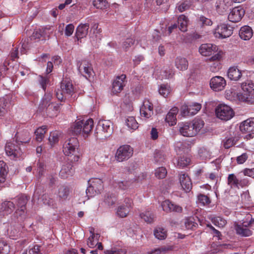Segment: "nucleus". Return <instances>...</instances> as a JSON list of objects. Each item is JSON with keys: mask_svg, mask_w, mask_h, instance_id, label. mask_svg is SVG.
Masks as SVG:
<instances>
[{"mask_svg": "<svg viewBox=\"0 0 254 254\" xmlns=\"http://www.w3.org/2000/svg\"><path fill=\"white\" fill-rule=\"evenodd\" d=\"M59 132L57 131L51 132L49 136V142L51 146L54 145L59 141Z\"/></svg>", "mask_w": 254, "mask_h": 254, "instance_id": "09e8293b", "label": "nucleus"}, {"mask_svg": "<svg viewBox=\"0 0 254 254\" xmlns=\"http://www.w3.org/2000/svg\"><path fill=\"white\" fill-rule=\"evenodd\" d=\"M126 124L128 128L136 129L138 127V123L133 117H129L126 119Z\"/></svg>", "mask_w": 254, "mask_h": 254, "instance_id": "49530a36", "label": "nucleus"}, {"mask_svg": "<svg viewBox=\"0 0 254 254\" xmlns=\"http://www.w3.org/2000/svg\"><path fill=\"white\" fill-rule=\"evenodd\" d=\"M244 9L241 6L233 8L228 15V18L232 22L240 21L245 14Z\"/></svg>", "mask_w": 254, "mask_h": 254, "instance_id": "f3484780", "label": "nucleus"}, {"mask_svg": "<svg viewBox=\"0 0 254 254\" xmlns=\"http://www.w3.org/2000/svg\"><path fill=\"white\" fill-rule=\"evenodd\" d=\"M52 62H49V74L51 72L54 68V65H58L62 62V60L60 57L56 56H54L52 59Z\"/></svg>", "mask_w": 254, "mask_h": 254, "instance_id": "a18cd8bd", "label": "nucleus"}, {"mask_svg": "<svg viewBox=\"0 0 254 254\" xmlns=\"http://www.w3.org/2000/svg\"><path fill=\"white\" fill-rule=\"evenodd\" d=\"M140 113L141 117L145 119L150 118L153 114V106L149 100L145 99L140 108Z\"/></svg>", "mask_w": 254, "mask_h": 254, "instance_id": "4468645a", "label": "nucleus"}, {"mask_svg": "<svg viewBox=\"0 0 254 254\" xmlns=\"http://www.w3.org/2000/svg\"><path fill=\"white\" fill-rule=\"evenodd\" d=\"M15 203L13 201L5 200L0 205V215H8L14 210Z\"/></svg>", "mask_w": 254, "mask_h": 254, "instance_id": "6ab92c4d", "label": "nucleus"}, {"mask_svg": "<svg viewBox=\"0 0 254 254\" xmlns=\"http://www.w3.org/2000/svg\"><path fill=\"white\" fill-rule=\"evenodd\" d=\"M198 21L202 26H209L211 25L212 22L211 19L205 17L203 15H200L198 17Z\"/></svg>", "mask_w": 254, "mask_h": 254, "instance_id": "bf43d9fd", "label": "nucleus"}, {"mask_svg": "<svg viewBox=\"0 0 254 254\" xmlns=\"http://www.w3.org/2000/svg\"><path fill=\"white\" fill-rule=\"evenodd\" d=\"M134 43V40L132 38H127L123 43V48L125 50H127L129 47L132 46Z\"/></svg>", "mask_w": 254, "mask_h": 254, "instance_id": "0e129e2a", "label": "nucleus"}, {"mask_svg": "<svg viewBox=\"0 0 254 254\" xmlns=\"http://www.w3.org/2000/svg\"><path fill=\"white\" fill-rule=\"evenodd\" d=\"M165 159L163 152L160 150H156L154 154V160L157 163H161Z\"/></svg>", "mask_w": 254, "mask_h": 254, "instance_id": "4d7b16f0", "label": "nucleus"}, {"mask_svg": "<svg viewBox=\"0 0 254 254\" xmlns=\"http://www.w3.org/2000/svg\"><path fill=\"white\" fill-rule=\"evenodd\" d=\"M201 104L197 103H192L185 106L182 111V114L184 116L195 115L201 109Z\"/></svg>", "mask_w": 254, "mask_h": 254, "instance_id": "aec40b11", "label": "nucleus"}, {"mask_svg": "<svg viewBox=\"0 0 254 254\" xmlns=\"http://www.w3.org/2000/svg\"><path fill=\"white\" fill-rule=\"evenodd\" d=\"M154 235L159 240H164L167 237V231L163 228L158 227L154 231Z\"/></svg>", "mask_w": 254, "mask_h": 254, "instance_id": "a19ab883", "label": "nucleus"}, {"mask_svg": "<svg viewBox=\"0 0 254 254\" xmlns=\"http://www.w3.org/2000/svg\"><path fill=\"white\" fill-rule=\"evenodd\" d=\"M10 252L9 246L4 241H0V254H8Z\"/></svg>", "mask_w": 254, "mask_h": 254, "instance_id": "5fc2aeb1", "label": "nucleus"}, {"mask_svg": "<svg viewBox=\"0 0 254 254\" xmlns=\"http://www.w3.org/2000/svg\"><path fill=\"white\" fill-rule=\"evenodd\" d=\"M129 210L128 207H125L124 205H121L118 208L117 215L122 218L125 217L128 214Z\"/></svg>", "mask_w": 254, "mask_h": 254, "instance_id": "603ef678", "label": "nucleus"}, {"mask_svg": "<svg viewBox=\"0 0 254 254\" xmlns=\"http://www.w3.org/2000/svg\"><path fill=\"white\" fill-rule=\"evenodd\" d=\"M113 132L112 123L109 120L99 121L96 128V136L99 139H105Z\"/></svg>", "mask_w": 254, "mask_h": 254, "instance_id": "7ed1b4c3", "label": "nucleus"}, {"mask_svg": "<svg viewBox=\"0 0 254 254\" xmlns=\"http://www.w3.org/2000/svg\"><path fill=\"white\" fill-rule=\"evenodd\" d=\"M178 111V109L175 107L172 108L167 114L165 121L169 124V126H172L176 124V115Z\"/></svg>", "mask_w": 254, "mask_h": 254, "instance_id": "cd10ccee", "label": "nucleus"}, {"mask_svg": "<svg viewBox=\"0 0 254 254\" xmlns=\"http://www.w3.org/2000/svg\"><path fill=\"white\" fill-rule=\"evenodd\" d=\"M227 75L230 80L237 81L242 77V73L237 66H233L229 68Z\"/></svg>", "mask_w": 254, "mask_h": 254, "instance_id": "a878e982", "label": "nucleus"}, {"mask_svg": "<svg viewBox=\"0 0 254 254\" xmlns=\"http://www.w3.org/2000/svg\"><path fill=\"white\" fill-rule=\"evenodd\" d=\"M93 127V120L92 119L86 121H78L70 127V131L73 135H81L86 138L91 131Z\"/></svg>", "mask_w": 254, "mask_h": 254, "instance_id": "f03ea898", "label": "nucleus"}, {"mask_svg": "<svg viewBox=\"0 0 254 254\" xmlns=\"http://www.w3.org/2000/svg\"><path fill=\"white\" fill-rule=\"evenodd\" d=\"M190 159L187 156L180 157L178 160V166L184 168L190 164Z\"/></svg>", "mask_w": 254, "mask_h": 254, "instance_id": "de8ad7c7", "label": "nucleus"}, {"mask_svg": "<svg viewBox=\"0 0 254 254\" xmlns=\"http://www.w3.org/2000/svg\"><path fill=\"white\" fill-rule=\"evenodd\" d=\"M140 216L144 221L148 223L153 222L154 219V215L150 211H145L140 213Z\"/></svg>", "mask_w": 254, "mask_h": 254, "instance_id": "58836bf2", "label": "nucleus"}, {"mask_svg": "<svg viewBox=\"0 0 254 254\" xmlns=\"http://www.w3.org/2000/svg\"><path fill=\"white\" fill-rule=\"evenodd\" d=\"M230 3V0H217L215 3L216 10L220 14H223L229 8Z\"/></svg>", "mask_w": 254, "mask_h": 254, "instance_id": "bb28decb", "label": "nucleus"}, {"mask_svg": "<svg viewBox=\"0 0 254 254\" xmlns=\"http://www.w3.org/2000/svg\"><path fill=\"white\" fill-rule=\"evenodd\" d=\"M116 195L112 193H108L105 196L104 202L109 206L114 205L117 202Z\"/></svg>", "mask_w": 254, "mask_h": 254, "instance_id": "ea45409f", "label": "nucleus"}, {"mask_svg": "<svg viewBox=\"0 0 254 254\" xmlns=\"http://www.w3.org/2000/svg\"><path fill=\"white\" fill-rule=\"evenodd\" d=\"M86 193L88 197V199H89L90 197H92L99 193L92 187V186L89 185V186L86 189Z\"/></svg>", "mask_w": 254, "mask_h": 254, "instance_id": "69168bd1", "label": "nucleus"}, {"mask_svg": "<svg viewBox=\"0 0 254 254\" xmlns=\"http://www.w3.org/2000/svg\"><path fill=\"white\" fill-rule=\"evenodd\" d=\"M47 131L46 126L38 128L35 131V133L36 136V139L37 141L41 142L44 137V135Z\"/></svg>", "mask_w": 254, "mask_h": 254, "instance_id": "37998d69", "label": "nucleus"}, {"mask_svg": "<svg viewBox=\"0 0 254 254\" xmlns=\"http://www.w3.org/2000/svg\"><path fill=\"white\" fill-rule=\"evenodd\" d=\"M130 186V183L127 181L120 182L117 183L116 187L122 190H126Z\"/></svg>", "mask_w": 254, "mask_h": 254, "instance_id": "338daca9", "label": "nucleus"}, {"mask_svg": "<svg viewBox=\"0 0 254 254\" xmlns=\"http://www.w3.org/2000/svg\"><path fill=\"white\" fill-rule=\"evenodd\" d=\"M73 166L70 162H64L61 167L59 175L61 178L65 179L71 177L74 173Z\"/></svg>", "mask_w": 254, "mask_h": 254, "instance_id": "a211bd4d", "label": "nucleus"}, {"mask_svg": "<svg viewBox=\"0 0 254 254\" xmlns=\"http://www.w3.org/2000/svg\"><path fill=\"white\" fill-rule=\"evenodd\" d=\"M8 173V167L3 161H0V184L5 182Z\"/></svg>", "mask_w": 254, "mask_h": 254, "instance_id": "c9c22d12", "label": "nucleus"}, {"mask_svg": "<svg viewBox=\"0 0 254 254\" xmlns=\"http://www.w3.org/2000/svg\"><path fill=\"white\" fill-rule=\"evenodd\" d=\"M78 141L76 137H70L65 140L63 145V152L66 156H73L71 161H78L79 157L76 155L77 151V147L78 146Z\"/></svg>", "mask_w": 254, "mask_h": 254, "instance_id": "20e7f679", "label": "nucleus"}, {"mask_svg": "<svg viewBox=\"0 0 254 254\" xmlns=\"http://www.w3.org/2000/svg\"><path fill=\"white\" fill-rule=\"evenodd\" d=\"M88 183L92 186V187L99 193H100L103 189V182L100 179L92 178L88 181Z\"/></svg>", "mask_w": 254, "mask_h": 254, "instance_id": "7c9ffc66", "label": "nucleus"}, {"mask_svg": "<svg viewBox=\"0 0 254 254\" xmlns=\"http://www.w3.org/2000/svg\"><path fill=\"white\" fill-rule=\"evenodd\" d=\"M40 248L41 247L37 245L34 246L33 248L30 249L29 254H43Z\"/></svg>", "mask_w": 254, "mask_h": 254, "instance_id": "774afa93", "label": "nucleus"}, {"mask_svg": "<svg viewBox=\"0 0 254 254\" xmlns=\"http://www.w3.org/2000/svg\"><path fill=\"white\" fill-rule=\"evenodd\" d=\"M50 107V109H52V112L50 113L51 117H54L57 116L59 110L60 106L58 104H49V107Z\"/></svg>", "mask_w": 254, "mask_h": 254, "instance_id": "13d9d810", "label": "nucleus"}, {"mask_svg": "<svg viewBox=\"0 0 254 254\" xmlns=\"http://www.w3.org/2000/svg\"><path fill=\"white\" fill-rule=\"evenodd\" d=\"M47 29L46 28L44 29L42 28L35 30L30 37L31 40L33 41L36 40L37 39H41L42 41H45V35L46 33L45 31Z\"/></svg>", "mask_w": 254, "mask_h": 254, "instance_id": "473e14b6", "label": "nucleus"}, {"mask_svg": "<svg viewBox=\"0 0 254 254\" xmlns=\"http://www.w3.org/2000/svg\"><path fill=\"white\" fill-rule=\"evenodd\" d=\"M76 66L78 72L86 79H88L93 76L94 71L92 65L88 61H77Z\"/></svg>", "mask_w": 254, "mask_h": 254, "instance_id": "9d476101", "label": "nucleus"}, {"mask_svg": "<svg viewBox=\"0 0 254 254\" xmlns=\"http://www.w3.org/2000/svg\"><path fill=\"white\" fill-rule=\"evenodd\" d=\"M218 50L215 45L210 43L203 44L199 48V52L203 56L206 57L213 55L210 59L211 61H216L220 60L223 54L222 52H218Z\"/></svg>", "mask_w": 254, "mask_h": 254, "instance_id": "423d86ee", "label": "nucleus"}, {"mask_svg": "<svg viewBox=\"0 0 254 254\" xmlns=\"http://www.w3.org/2000/svg\"><path fill=\"white\" fill-rule=\"evenodd\" d=\"M212 222L214 225L219 228L224 227L227 223L226 220L220 216L215 217L212 218Z\"/></svg>", "mask_w": 254, "mask_h": 254, "instance_id": "c03bdc74", "label": "nucleus"}, {"mask_svg": "<svg viewBox=\"0 0 254 254\" xmlns=\"http://www.w3.org/2000/svg\"><path fill=\"white\" fill-rule=\"evenodd\" d=\"M242 92L237 93L239 100L243 102L250 101L254 97V85L252 83H243Z\"/></svg>", "mask_w": 254, "mask_h": 254, "instance_id": "0eeeda50", "label": "nucleus"}, {"mask_svg": "<svg viewBox=\"0 0 254 254\" xmlns=\"http://www.w3.org/2000/svg\"><path fill=\"white\" fill-rule=\"evenodd\" d=\"M178 27L181 31L182 32H186L187 31L188 19L184 15H180L178 19Z\"/></svg>", "mask_w": 254, "mask_h": 254, "instance_id": "e433bc0d", "label": "nucleus"}, {"mask_svg": "<svg viewBox=\"0 0 254 254\" xmlns=\"http://www.w3.org/2000/svg\"><path fill=\"white\" fill-rule=\"evenodd\" d=\"M167 170L165 168L161 167L155 170V176L158 179H163L167 175Z\"/></svg>", "mask_w": 254, "mask_h": 254, "instance_id": "6e6d98bb", "label": "nucleus"}, {"mask_svg": "<svg viewBox=\"0 0 254 254\" xmlns=\"http://www.w3.org/2000/svg\"><path fill=\"white\" fill-rule=\"evenodd\" d=\"M89 28V24L88 23L81 24L76 28L75 36L77 40L81 42L80 40L85 37L87 34Z\"/></svg>", "mask_w": 254, "mask_h": 254, "instance_id": "393cba45", "label": "nucleus"}, {"mask_svg": "<svg viewBox=\"0 0 254 254\" xmlns=\"http://www.w3.org/2000/svg\"><path fill=\"white\" fill-rule=\"evenodd\" d=\"M28 199L26 195H21L13 201L17 209L11 216L10 226L7 230L8 234L14 236L19 231V229L23 228V223L27 218L26 205Z\"/></svg>", "mask_w": 254, "mask_h": 254, "instance_id": "f257e3e1", "label": "nucleus"}, {"mask_svg": "<svg viewBox=\"0 0 254 254\" xmlns=\"http://www.w3.org/2000/svg\"><path fill=\"white\" fill-rule=\"evenodd\" d=\"M179 180L183 189L186 192H189L192 189V183L189 176L187 174L181 172Z\"/></svg>", "mask_w": 254, "mask_h": 254, "instance_id": "412c9836", "label": "nucleus"}, {"mask_svg": "<svg viewBox=\"0 0 254 254\" xmlns=\"http://www.w3.org/2000/svg\"><path fill=\"white\" fill-rule=\"evenodd\" d=\"M188 62L186 58L177 57L175 60V66L180 70H185L188 67Z\"/></svg>", "mask_w": 254, "mask_h": 254, "instance_id": "72a5a7b5", "label": "nucleus"}, {"mask_svg": "<svg viewBox=\"0 0 254 254\" xmlns=\"http://www.w3.org/2000/svg\"><path fill=\"white\" fill-rule=\"evenodd\" d=\"M226 85V81L225 79L220 76L213 77L210 81V88L214 91L223 90Z\"/></svg>", "mask_w": 254, "mask_h": 254, "instance_id": "2eb2a0df", "label": "nucleus"}, {"mask_svg": "<svg viewBox=\"0 0 254 254\" xmlns=\"http://www.w3.org/2000/svg\"><path fill=\"white\" fill-rule=\"evenodd\" d=\"M253 32L251 27L244 26L241 28L239 31V36L244 40H249L253 36Z\"/></svg>", "mask_w": 254, "mask_h": 254, "instance_id": "c85d7f7f", "label": "nucleus"}, {"mask_svg": "<svg viewBox=\"0 0 254 254\" xmlns=\"http://www.w3.org/2000/svg\"><path fill=\"white\" fill-rule=\"evenodd\" d=\"M215 113L217 118L222 120H230L234 115L232 109L225 104H220L215 109Z\"/></svg>", "mask_w": 254, "mask_h": 254, "instance_id": "1a4fd4ad", "label": "nucleus"}, {"mask_svg": "<svg viewBox=\"0 0 254 254\" xmlns=\"http://www.w3.org/2000/svg\"><path fill=\"white\" fill-rule=\"evenodd\" d=\"M126 75L125 74H122L120 76H118L114 80L112 83V92L115 94L121 92L126 85Z\"/></svg>", "mask_w": 254, "mask_h": 254, "instance_id": "dca6fc26", "label": "nucleus"}, {"mask_svg": "<svg viewBox=\"0 0 254 254\" xmlns=\"http://www.w3.org/2000/svg\"><path fill=\"white\" fill-rule=\"evenodd\" d=\"M204 125L203 121L200 119H195L191 123V126L195 132V135L200 130Z\"/></svg>", "mask_w": 254, "mask_h": 254, "instance_id": "4c0bfd02", "label": "nucleus"}, {"mask_svg": "<svg viewBox=\"0 0 254 254\" xmlns=\"http://www.w3.org/2000/svg\"><path fill=\"white\" fill-rule=\"evenodd\" d=\"M69 193L70 189L68 186L65 185H61L58 187L57 195L60 198L66 199Z\"/></svg>", "mask_w": 254, "mask_h": 254, "instance_id": "2f4dec72", "label": "nucleus"}, {"mask_svg": "<svg viewBox=\"0 0 254 254\" xmlns=\"http://www.w3.org/2000/svg\"><path fill=\"white\" fill-rule=\"evenodd\" d=\"M198 200L203 205L209 204L211 202L210 198L207 195L202 194L198 195Z\"/></svg>", "mask_w": 254, "mask_h": 254, "instance_id": "052dcab7", "label": "nucleus"}, {"mask_svg": "<svg viewBox=\"0 0 254 254\" xmlns=\"http://www.w3.org/2000/svg\"><path fill=\"white\" fill-rule=\"evenodd\" d=\"M93 5L97 8L103 9L106 7L107 2L106 0H95Z\"/></svg>", "mask_w": 254, "mask_h": 254, "instance_id": "680f3d73", "label": "nucleus"}, {"mask_svg": "<svg viewBox=\"0 0 254 254\" xmlns=\"http://www.w3.org/2000/svg\"><path fill=\"white\" fill-rule=\"evenodd\" d=\"M254 223V219L251 218L249 222H244L235 225V230L237 234L242 237H249L252 235L250 226Z\"/></svg>", "mask_w": 254, "mask_h": 254, "instance_id": "f8f14e48", "label": "nucleus"}, {"mask_svg": "<svg viewBox=\"0 0 254 254\" xmlns=\"http://www.w3.org/2000/svg\"><path fill=\"white\" fill-rule=\"evenodd\" d=\"M180 133L187 137H192L195 136V132L192 128L191 123H185L180 125L179 127Z\"/></svg>", "mask_w": 254, "mask_h": 254, "instance_id": "b1692460", "label": "nucleus"}, {"mask_svg": "<svg viewBox=\"0 0 254 254\" xmlns=\"http://www.w3.org/2000/svg\"><path fill=\"white\" fill-rule=\"evenodd\" d=\"M199 157L202 160L210 159L211 153L207 148L204 147L200 148L198 152Z\"/></svg>", "mask_w": 254, "mask_h": 254, "instance_id": "79ce46f5", "label": "nucleus"}, {"mask_svg": "<svg viewBox=\"0 0 254 254\" xmlns=\"http://www.w3.org/2000/svg\"><path fill=\"white\" fill-rule=\"evenodd\" d=\"M161 206L163 210L167 212H181L182 211V207L181 206L172 203L169 200H166L163 201Z\"/></svg>", "mask_w": 254, "mask_h": 254, "instance_id": "4be33fe9", "label": "nucleus"}, {"mask_svg": "<svg viewBox=\"0 0 254 254\" xmlns=\"http://www.w3.org/2000/svg\"><path fill=\"white\" fill-rule=\"evenodd\" d=\"M185 225L187 229H192L196 226L197 223L194 222L193 217H189L185 219Z\"/></svg>", "mask_w": 254, "mask_h": 254, "instance_id": "864d4df0", "label": "nucleus"}, {"mask_svg": "<svg viewBox=\"0 0 254 254\" xmlns=\"http://www.w3.org/2000/svg\"><path fill=\"white\" fill-rule=\"evenodd\" d=\"M94 230L93 228L90 229L91 236L88 238L87 241V245L90 248H94L96 246L100 237L99 234L94 233Z\"/></svg>", "mask_w": 254, "mask_h": 254, "instance_id": "c756f323", "label": "nucleus"}, {"mask_svg": "<svg viewBox=\"0 0 254 254\" xmlns=\"http://www.w3.org/2000/svg\"><path fill=\"white\" fill-rule=\"evenodd\" d=\"M233 27L225 24L218 25L214 31V35L216 38H226L229 37L233 34Z\"/></svg>", "mask_w": 254, "mask_h": 254, "instance_id": "9b49d317", "label": "nucleus"}, {"mask_svg": "<svg viewBox=\"0 0 254 254\" xmlns=\"http://www.w3.org/2000/svg\"><path fill=\"white\" fill-rule=\"evenodd\" d=\"M6 154L11 159L18 158L21 155V151L17 145L13 142H7L5 146Z\"/></svg>", "mask_w": 254, "mask_h": 254, "instance_id": "ddd939ff", "label": "nucleus"}, {"mask_svg": "<svg viewBox=\"0 0 254 254\" xmlns=\"http://www.w3.org/2000/svg\"><path fill=\"white\" fill-rule=\"evenodd\" d=\"M105 254H126L127 250L122 248H114L111 250H106L104 252Z\"/></svg>", "mask_w": 254, "mask_h": 254, "instance_id": "8fccbe9b", "label": "nucleus"}, {"mask_svg": "<svg viewBox=\"0 0 254 254\" xmlns=\"http://www.w3.org/2000/svg\"><path fill=\"white\" fill-rule=\"evenodd\" d=\"M190 6V5L189 2L184 1L181 3H178L177 8L180 12H182L188 9Z\"/></svg>", "mask_w": 254, "mask_h": 254, "instance_id": "e2e57ef3", "label": "nucleus"}, {"mask_svg": "<svg viewBox=\"0 0 254 254\" xmlns=\"http://www.w3.org/2000/svg\"><path fill=\"white\" fill-rule=\"evenodd\" d=\"M228 185L231 188H239L241 186V181H240L234 174H231L228 175L227 179Z\"/></svg>", "mask_w": 254, "mask_h": 254, "instance_id": "f704fd0d", "label": "nucleus"}, {"mask_svg": "<svg viewBox=\"0 0 254 254\" xmlns=\"http://www.w3.org/2000/svg\"><path fill=\"white\" fill-rule=\"evenodd\" d=\"M133 152V148L130 145H122L116 151L115 156V159L119 162L126 161L132 156Z\"/></svg>", "mask_w": 254, "mask_h": 254, "instance_id": "6e6552de", "label": "nucleus"}, {"mask_svg": "<svg viewBox=\"0 0 254 254\" xmlns=\"http://www.w3.org/2000/svg\"><path fill=\"white\" fill-rule=\"evenodd\" d=\"M243 133H249L254 131V118H251L243 122L240 126Z\"/></svg>", "mask_w": 254, "mask_h": 254, "instance_id": "5701e85b", "label": "nucleus"}, {"mask_svg": "<svg viewBox=\"0 0 254 254\" xmlns=\"http://www.w3.org/2000/svg\"><path fill=\"white\" fill-rule=\"evenodd\" d=\"M61 90L57 91V98L62 101L67 97L71 96L74 92V87L71 81L68 78L63 79L61 84Z\"/></svg>", "mask_w": 254, "mask_h": 254, "instance_id": "39448f33", "label": "nucleus"}, {"mask_svg": "<svg viewBox=\"0 0 254 254\" xmlns=\"http://www.w3.org/2000/svg\"><path fill=\"white\" fill-rule=\"evenodd\" d=\"M171 88L168 85H161L159 89V93L164 97H167L170 93Z\"/></svg>", "mask_w": 254, "mask_h": 254, "instance_id": "3c124183", "label": "nucleus"}]
</instances>
